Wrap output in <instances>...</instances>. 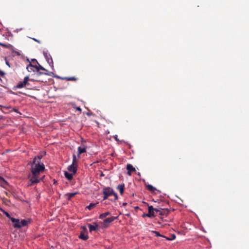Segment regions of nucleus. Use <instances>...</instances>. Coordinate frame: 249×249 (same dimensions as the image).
<instances>
[{
	"mask_svg": "<svg viewBox=\"0 0 249 249\" xmlns=\"http://www.w3.org/2000/svg\"><path fill=\"white\" fill-rule=\"evenodd\" d=\"M175 237H176V236H175V235H174V234H173V238L172 239H172H174L175 238ZM170 239V240H171V239Z\"/></svg>",
	"mask_w": 249,
	"mask_h": 249,
	"instance_id": "obj_35",
	"label": "nucleus"
},
{
	"mask_svg": "<svg viewBox=\"0 0 249 249\" xmlns=\"http://www.w3.org/2000/svg\"><path fill=\"white\" fill-rule=\"evenodd\" d=\"M94 224L95 225H92L90 224L88 225L90 232H91L92 231H97L98 230V225L96 223H95Z\"/></svg>",
	"mask_w": 249,
	"mask_h": 249,
	"instance_id": "obj_11",
	"label": "nucleus"
},
{
	"mask_svg": "<svg viewBox=\"0 0 249 249\" xmlns=\"http://www.w3.org/2000/svg\"><path fill=\"white\" fill-rule=\"evenodd\" d=\"M64 174L66 178H67L69 180H71L72 179L73 174L65 172Z\"/></svg>",
	"mask_w": 249,
	"mask_h": 249,
	"instance_id": "obj_15",
	"label": "nucleus"
},
{
	"mask_svg": "<svg viewBox=\"0 0 249 249\" xmlns=\"http://www.w3.org/2000/svg\"><path fill=\"white\" fill-rule=\"evenodd\" d=\"M5 75V72L2 71L0 70V76L1 77H3Z\"/></svg>",
	"mask_w": 249,
	"mask_h": 249,
	"instance_id": "obj_29",
	"label": "nucleus"
},
{
	"mask_svg": "<svg viewBox=\"0 0 249 249\" xmlns=\"http://www.w3.org/2000/svg\"><path fill=\"white\" fill-rule=\"evenodd\" d=\"M155 211L157 213H159L160 215H163L164 214L167 215L168 211L166 210L162 209L160 208H155Z\"/></svg>",
	"mask_w": 249,
	"mask_h": 249,
	"instance_id": "obj_8",
	"label": "nucleus"
},
{
	"mask_svg": "<svg viewBox=\"0 0 249 249\" xmlns=\"http://www.w3.org/2000/svg\"><path fill=\"white\" fill-rule=\"evenodd\" d=\"M152 232L153 233H154L155 234V236H160V237H164V238H165L167 240H170V239L168 238H167V237H166L164 235H161L159 232L158 231H152Z\"/></svg>",
	"mask_w": 249,
	"mask_h": 249,
	"instance_id": "obj_17",
	"label": "nucleus"
},
{
	"mask_svg": "<svg viewBox=\"0 0 249 249\" xmlns=\"http://www.w3.org/2000/svg\"><path fill=\"white\" fill-rule=\"evenodd\" d=\"M79 238L81 239L86 240L88 239L89 236L87 234L83 232H81L80 235L79 236Z\"/></svg>",
	"mask_w": 249,
	"mask_h": 249,
	"instance_id": "obj_14",
	"label": "nucleus"
},
{
	"mask_svg": "<svg viewBox=\"0 0 249 249\" xmlns=\"http://www.w3.org/2000/svg\"><path fill=\"white\" fill-rule=\"evenodd\" d=\"M116 137H117V136H116ZM115 139H116V140H117V137H116Z\"/></svg>",
	"mask_w": 249,
	"mask_h": 249,
	"instance_id": "obj_38",
	"label": "nucleus"
},
{
	"mask_svg": "<svg viewBox=\"0 0 249 249\" xmlns=\"http://www.w3.org/2000/svg\"><path fill=\"white\" fill-rule=\"evenodd\" d=\"M148 213H146V217H155V215L154 213L155 211V208L153 207L152 206H149L148 209Z\"/></svg>",
	"mask_w": 249,
	"mask_h": 249,
	"instance_id": "obj_6",
	"label": "nucleus"
},
{
	"mask_svg": "<svg viewBox=\"0 0 249 249\" xmlns=\"http://www.w3.org/2000/svg\"><path fill=\"white\" fill-rule=\"evenodd\" d=\"M77 160L75 155L73 154L72 156V163L77 165Z\"/></svg>",
	"mask_w": 249,
	"mask_h": 249,
	"instance_id": "obj_24",
	"label": "nucleus"
},
{
	"mask_svg": "<svg viewBox=\"0 0 249 249\" xmlns=\"http://www.w3.org/2000/svg\"><path fill=\"white\" fill-rule=\"evenodd\" d=\"M103 194L104 195L103 200L107 199L109 196L112 195L114 196L115 200H117L118 198L117 194L110 187H105L103 189Z\"/></svg>",
	"mask_w": 249,
	"mask_h": 249,
	"instance_id": "obj_3",
	"label": "nucleus"
},
{
	"mask_svg": "<svg viewBox=\"0 0 249 249\" xmlns=\"http://www.w3.org/2000/svg\"><path fill=\"white\" fill-rule=\"evenodd\" d=\"M32 39L33 40H34V41H35L37 42V43H40V42H41L40 40H38V39H36V38H32Z\"/></svg>",
	"mask_w": 249,
	"mask_h": 249,
	"instance_id": "obj_31",
	"label": "nucleus"
},
{
	"mask_svg": "<svg viewBox=\"0 0 249 249\" xmlns=\"http://www.w3.org/2000/svg\"><path fill=\"white\" fill-rule=\"evenodd\" d=\"M32 62H33V63H36L38 64L37 61H36V59H32Z\"/></svg>",
	"mask_w": 249,
	"mask_h": 249,
	"instance_id": "obj_33",
	"label": "nucleus"
},
{
	"mask_svg": "<svg viewBox=\"0 0 249 249\" xmlns=\"http://www.w3.org/2000/svg\"><path fill=\"white\" fill-rule=\"evenodd\" d=\"M12 111L16 112L20 114V112L18 111V109H17L16 108H12V110L9 111V112H11Z\"/></svg>",
	"mask_w": 249,
	"mask_h": 249,
	"instance_id": "obj_28",
	"label": "nucleus"
},
{
	"mask_svg": "<svg viewBox=\"0 0 249 249\" xmlns=\"http://www.w3.org/2000/svg\"><path fill=\"white\" fill-rule=\"evenodd\" d=\"M6 64L7 66H8L9 67H10V64L7 61L6 62Z\"/></svg>",
	"mask_w": 249,
	"mask_h": 249,
	"instance_id": "obj_34",
	"label": "nucleus"
},
{
	"mask_svg": "<svg viewBox=\"0 0 249 249\" xmlns=\"http://www.w3.org/2000/svg\"><path fill=\"white\" fill-rule=\"evenodd\" d=\"M75 108H76V109L77 110H78V111H80V112H81V111H82V109H81V108L80 107H75Z\"/></svg>",
	"mask_w": 249,
	"mask_h": 249,
	"instance_id": "obj_32",
	"label": "nucleus"
},
{
	"mask_svg": "<svg viewBox=\"0 0 249 249\" xmlns=\"http://www.w3.org/2000/svg\"><path fill=\"white\" fill-rule=\"evenodd\" d=\"M0 181H2V182H3L4 183L6 182V181L4 180V179L2 177H1L0 176Z\"/></svg>",
	"mask_w": 249,
	"mask_h": 249,
	"instance_id": "obj_30",
	"label": "nucleus"
},
{
	"mask_svg": "<svg viewBox=\"0 0 249 249\" xmlns=\"http://www.w3.org/2000/svg\"><path fill=\"white\" fill-rule=\"evenodd\" d=\"M0 45L5 48H8L9 49H11L13 47L12 45H11L10 44H4L1 42H0Z\"/></svg>",
	"mask_w": 249,
	"mask_h": 249,
	"instance_id": "obj_19",
	"label": "nucleus"
},
{
	"mask_svg": "<svg viewBox=\"0 0 249 249\" xmlns=\"http://www.w3.org/2000/svg\"><path fill=\"white\" fill-rule=\"evenodd\" d=\"M126 204H126V203H123V205H124V206H125V205H126Z\"/></svg>",
	"mask_w": 249,
	"mask_h": 249,
	"instance_id": "obj_37",
	"label": "nucleus"
},
{
	"mask_svg": "<svg viewBox=\"0 0 249 249\" xmlns=\"http://www.w3.org/2000/svg\"><path fill=\"white\" fill-rule=\"evenodd\" d=\"M11 221L13 223V226L14 228L20 229L23 227L27 226L31 223V219H22L20 220L19 219L11 218Z\"/></svg>",
	"mask_w": 249,
	"mask_h": 249,
	"instance_id": "obj_2",
	"label": "nucleus"
},
{
	"mask_svg": "<svg viewBox=\"0 0 249 249\" xmlns=\"http://www.w3.org/2000/svg\"><path fill=\"white\" fill-rule=\"evenodd\" d=\"M0 107H1L2 108H4L5 109H12V107L11 106L6 107V106H2V105H0Z\"/></svg>",
	"mask_w": 249,
	"mask_h": 249,
	"instance_id": "obj_27",
	"label": "nucleus"
},
{
	"mask_svg": "<svg viewBox=\"0 0 249 249\" xmlns=\"http://www.w3.org/2000/svg\"><path fill=\"white\" fill-rule=\"evenodd\" d=\"M117 189L119 191L121 195H123L124 189V183L118 185Z\"/></svg>",
	"mask_w": 249,
	"mask_h": 249,
	"instance_id": "obj_13",
	"label": "nucleus"
},
{
	"mask_svg": "<svg viewBox=\"0 0 249 249\" xmlns=\"http://www.w3.org/2000/svg\"><path fill=\"white\" fill-rule=\"evenodd\" d=\"M29 77L26 76L24 78V80L22 82H19L18 83V84L16 86V88L18 89H21L22 88L25 87V86L28 84V81H29Z\"/></svg>",
	"mask_w": 249,
	"mask_h": 249,
	"instance_id": "obj_4",
	"label": "nucleus"
},
{
	"mask_svg": "<svg viewBox=\"0 0 249 249\" xmlns=\"http://www.w3.org/2000/svg\"><path fill=\"white\" fill-rule=\"evenodd\" d=\"M126 169L128 171L127 174L129 176L131 175V172L135 171V168L130 164H128L126 166Z\"/></svg>",
	"mask_w": 249,
	"mask_h": 249,
	"instance_id": "obj_10",
	"label": "nucleus"
},
{
	"mask_svg": "<svg viewBox=\"0 0 249 249\" xmlns=\"http://www.w3.org/2000/svg\"><path fill=\"white\" fill-rule=\"evenodd\" d=\"M78 192L73 193H68L67 195L68 196V199L70 200L72 197H73L76 194H78Z\"/></svg>",
	"mask_w": 249,
	"mask_h": 249,
	"instance_id": "obj_23",
	"label": "nucleus"
},
{
	"mask_svg": "<svg viewBox=\"0 0 249 249\" xmlns=\"http://www.w3.org/2000/svg\"><path fill=\"white\" fill-rule=\"evenodd\" d=\"M68 169L69 172L75 174L77 171V165L71 164L68 167Z\"/></svg>",
	"mask_w": 249,
	"mask_h": 249,
	"instance_id": "obj_7",
	"label": "nucleus"
},
{
	"mask_svg": "<svg viewBox=\"0 0 249 249\" xmlns=\"http://www.w3.org/2000/svg\"><path fill=\"white\" fill-rule=\"evenodd\" d=\"M109 215H110V212H106V213H103L99 215V218L100 219H103L104 218H105V217H107V216Z\"/></svg>",
	"mask_w": 249,
	"mask_h": 249,
	"instance_id": "obj_18",
	"label": "nucleus"
},
{
	"mask_svg": "<svg viewBox=\"0 0 249 249\" xmlns=\"http://www.w3.org/2000/svg\"><path fill=\"white\" fill-rule=\"evenodd\" d=\"M117 216H111L105 219L103 222V225L104 227H107L109 224L115 219H117Z\"/></svg>",
	"mask_w": 249,
	"mask_h": 249,
	"instance_id": "obj_5",
	"label": "nucleus"
},
{
	"mask_svg": "<svg viewBox=\"0 0 249 249\" xmlns=\"http://www.w3.org/2000/svg\"><path fill=\"white\" fill-rule=\"evenodd\" d=\"M43 54L49 64L51 65V64H53V59L51 58L50 54L48 53L47 52H44Z\"/></svg>",
	"mask_w": 249,
	"mask_h": 249,
	"instance_id": "obj_9",
	"label": "nucleus"
},
{
	"mask_svg": "<svg viewBox=\"0 0 249 249\" xmlns=\"http://www.w3.org/2000/svg\"><path fill=\"white\" fill-rule=\"evenodd\" d=\"M3 213L5 214V215L6 216V217L9 218L11 220V218H12V217H11L10 214L8 212H6L5 211H3Z\"/></svg>",
	"mask_w": 249,
	"mask_h": 249,
	"instance_id": "obj_26",
	"label": "nucleus"
},
{
	"mask_svg": "<svg viewBox=\"0 0 249 249\" xmlns=\"http://www.w3.org/2000/svg\"><path fill=\"white\" fill-rule=\"evenodd\" d=\"M32 67H35L34 66H33L32 64H31V63H30L27 66V69L28 70V71H30V70H32Z\"/></svg>",
	"mask_w": 249,
	"mask_h": 249,
	"instance_id": "obj_25",
	"label": "nucleus"
},
{
	"mask_svg": "<svg viewBox=\"0 0 249 249\" xmlns=\"http://www.w3.org/2000/svg\"><path fill=\"white\" fill-rule=\"evenodd\" d=\"M146 187H147V189L148 190H149V191H150L151 192H154L156 190V189L154 187H153L152 185H149H149H148Z\"/></svg>",
	"mask_w": 249,
	"mask_h": 249,
	"instance_id": "obj_22",
	"label": "nucleus"
},
{
	"mask_svg": "<svg viewBox=\"0 0 249 249\" xmlns=\"http://www.w3.org/2000/svg\"><path fill=\"white\" fill-rule=\"evenodd\" d=\"M86 152V146L83 145V146H79L78 147V155L84 153Z\"/></svg>",
	"mask_w": 249,
	"mask_h": 249,
	"instance_id": "obj_12",
	"label": "nucleus"
},
{
	"mask_svg": "<svg viewBox=\"0 0 249 249\" xmlns=\"http://www.w3.org/2000/svg\"><path fill=\"white\" fill-rule=\"evenodd\" d=\"M61 79H64V80H66L67 81H75L77 80V78L76 77H75L74 76L65 77L61 78Z\"/></svg>",
	"mask_w": 249,
	"mask_h": 249,
	"instance_id": "obj_16",
	"label": "nucleus"
},
{
	"mask_svg": "<svg viewBox=\"0 0 249 249\" xmlns=\"http://www.w3.org/2000/svg\"><path fill=\"white\" fill-rule=\"evenodd\" d=\"M38 66H35V68L36 69L37 71H39L40 70L47 71L45 69H44L42 66H41L39 64H37Z\"/></svg>",
	"mask_w": 249,
	"mask_h": 249,
	"instance_id": "obj_20",
	"label": "nucleus"
},
{
	"mask_svg": "<svg viewBox=\"0 0 249 249\" xmlns=\"http://www.w3.org/2000/svg\"><path fill=\"white\" fill-rule=\"evenodd\" d=\"M97 204H98V203H90L89 205L86 207V208H87L89 210H91L96 206Z\"/></svg>",
	"mask_w": 249,
	"mask_h": 249,
	"instance_id": "obj_21",
	"label": "nucleus"
},
{
	"mask_svg": "<svg viewBox=\"0 0 249 249\" xmlns=\"http://www.w3.org/2000/svg\"><path fill=\"white\" fill-rule=\"evenodd\" d=\"M146 213H143V215H142V216L144 217H146Z\"/></svg>",
	"mask_w": 249,
	"mask_h": 249,
	"instance_id": "obj_36",
	"label": "nucleus"
},
{
	"mask_svg": "<svg viewBox=\"0 0 249 249\" xmlns=\"http://www.w3.org/2000/svg\"><path fill=\"white\" fill-rule=\"evenodd\" d=\"M42 156H38L36 157L33 161L30 162L31 165V171L32 176H29L30 184L29 185H33L34 184L39 182L42 179L39 178V175L45 170V166L43 163H40V160Z\"/></svg>",
	"mask_w": 249,
	"mask_h": 249,
	"instance_id": "obj_1",
	"label": "nucleus"
}]
</instances>
